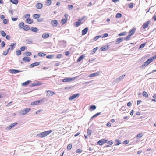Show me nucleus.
Wrapping results in <instances>:
<instances>
[{
  "instance_id": "39",
  "label": "nucleus",
  "mask_w": 156,
  "mask_h": 156,
  "mask_svg": "<svg viewBox=\"0 0 156 156\" xmlns=\"http://www.w3.org/2000/svg\"><path fill=\"white\" fill-rule=\"evenodd\" d=\"M142 94L143 96L145 97L146 98H147L148 97L147 93L145 91H144L143 92Z\"/></svg>"
},
{
  "instance_id": "10",
  "label": "nucleus",
  "mask_w": 156,
  "mask_h": 156,
  "mask_svg": "<svg viewBox=\"0 0 156 156\" xmlns=\"http://www.w3.org/2000/svg\"><path fill=\"white\" fill-rule=\"evenodd\" d=\"M99 72H97L94 73L90 74L89 75L88 77H94L95 76H97L99 75Z\"/></svg>"
},
{
  "instance_id": "30",
  "label": "nucleus",
  "mask_w": 156,
  "mask_h": 156,
  "mask_svg": "<svg viewBox=\"0 0 156 156\" xmlns=\"http://www.w3.org/2000/svg\"><path fill=\"white\" fill-rule=\"evenodd\" d=\"M40 16V15L39 14H34L33 16V17L34 19L39 18Z\"/></svg>"
},
{
  "instance_id": "57",
  "label": "nucleus",
  "mask_w": 156,
  "mask_h": 156,
  "mask_svg": "<svg viewBox=\"0 0 156 156\" xmlns=\"http://www.w3.org/2000/svg\"><path fill=\"white\" fill-rule=\"evenodd\" d=\"M98 47H97L94 48L92 50V51L94 53L98 49Z\"/></svg>"
},
{
  "instance_id": "21",
  "label": "nucleus",
  "mask_w": 156,
  "mask_h": 156,
  "mask_svg": "<svg viewBox=\"0 0 156 156\" xmlns=\"http://www.w3.org/2000/svg\"><path fill=\"white\" fill-rule=\"evenodd\" d=\"M31 82V81L30 80H28L27 81H26L25 82L23 83H22V86H26L28 85Z\"/></svg>"
},
{
  "instance_id": "13",
  "label": "nucleus",
  "mask_w": 156,
  "mask_h": 156,
  "mask_svg": "<svg viewBox=\"0 0 156 156\" xmlns=\"http://www.w3.org/2000/svg\"><path fill=\"white\" fill-rule=\"evenodd\" d=\"M109 48V46L108 45H107L101 47V51H105L108 50Z\"/></svg>"
},
{
  "instance_id": "62",
  "label": "nucleus",
  "mask_w": 156,
  "mask_h": 156,
  "mask_svg": "<svg viewBox=\"0 0 156 156\" xmlns=\"http://www.w3.org/2000/svg\"><path fill=\"white\" fill-rule=\"evenodd\" d=\"M143 136V135L142 133L141 134H138L136 136V137L140 138Z\"/></svg>"
},
{
  "instance_id": "47",
  "label": "nucleus",
  "mask_w": 156,
  "mask_h": 156,
  "mask_svg": "<svg viewBox=\"0 0 156 156\" xmlns=\"http://www.w3.org/2000/svg\"><path fill=\"white\" fill-rule=\"evenodd\" d=\"M72 147V144H68L67 147V149L68 150H70L71 149Z\"/></svg>"
},
{
  "instance_id": "60",
  "label": "nucleus",
  "mask_w": 156,
  "mask_h": 156,
  "mask_svg": "<svg viewBox=\"0 0 156 156\" xmlns=\"http://www.w3.org/2000/svg\"><path fill=\"white\" fill-rule=\"evenodd\" d=\"M5 42H4V41L2 42L1 46L2 47H4L5 46Z\"/></svg>"
},
{
  "instance_id": "19",
  "label": "nucleus",
  "mask_w": 156,
  "mask_h": 156,
  "mask_svg": "<svg viewBox=\"0 0 156 156\" xmlns=\"http://www.w3.org/2000/svg\"><path fill=\"white\" fill-rule=\"evenodd\" d=\"M123 39L124 38L123 37L119 38H118L116 40V44H118L119 43L121 42Z\"/></svg>"
},
{
  "instance_id": "50",
  "label": "nucleus",
  "mask_w": 156,
  "mask_h": 156,
  "mask_svg": "<svg viewBox=\"0 0 156 156\" xmlns=\"http://www.w3.org/2000/svg\"><path fill=\"white\" fill-rule=\"evenodd\" d=\"M53 55H51L47 56H46V58H48L51 59L53 57Z\"/></svg>"
},
{
  "instance_id": "52",
  "label": "nucleus",
  "mask_w": 156,
  "mask_h": 156,
  "mask_svg": "<svg viewBox=\"0 0 156 156\" xmlns=\"http://www.w3.org/2000/svg\"><path fill=\"white\" fill-rule=\"evenodd\" d=\"M87 133L89 136H90L91 134V130H90L88 129L87 131Z\"/></svg>"
},
{
  "instance_id": "12",
  "label": "nucleus",
  "mask_w": 156,
  "mask_h": 156,
  "mask_svg": "<svg viewBox=\"0 0 156 156\" xmlns=\"http://www.w3.org/2000/svg\"><path fill=\"white\" fill-rule=\"evenodd\" d=\"M41 84L42 83L40 82H35L31 83L30 85V86L34 87L36 86H38L41 85Z\"/></svg>"
},
{
  "instance_id": "54",
  "label": "nucleus",
  "mask_w": 156,
  "mask_h": 156,
  "mask_svg": "<svg viewBox=\"0 0 156 156\" xmlns=\"http://www.w3.org/2000/svg\"><path fill=\"white\" fill-rule=\"evenodd\" d=\"M30 15L29 14H27L25 16V18L29 19L30 16Z\"/></svg>"
},
{
  "instance_id": "17",
  "label": "nucleus",
  "mask_w": 156,
  "mask_h": 156,
  "mask_svg": "<svg viewBox=\"0 0 156 156\" xmlns=\"http://www.w3.org/2000/svg\"><path fill=\"white\" fill-rule=\"evenodd\" d=\"M49 34L48 33H45L42 34V37L44 39H46L49 37Z\"/></svg>"
},
{
  "instance_id": "51",
  "label": "nucleus",
  "mask_w": 156,
  "mask_h": 156,
  "mask_svg": "<svg viewBox=\"0 0 156 156\" xmlns=\"http://www.w3.org/2000/svg\"><path fill=\"white\" fill-rule=\"evenodd\" d=\"M145 43H143V44H141L139 46V49H140V48H143L144 47V46H145Z\"/></svg>"
},
{
  "instance_id": "59",
  "label": "nucleus",
  "mask_w": 156,
  "mask_h": 156,
  "mask_svg": "<svg viewBox=\"0 0 156 156\" xmlns=\"http://www.w3.org/2000/svg\"><path fill=\"white\" fill-rule=\"evenodd\" d=\"M62 56V54H59L58 55H57L56 57L58 58H61V57Z\"/></svg>"
},
{
  "instance_id": "56",
  "label": "nucleus",
  "mask_w": 156,
  "mask_h": 156,
  "mask_svg": "<svg viewBox=\"0 0 156 156\" xmlns=\"http://www.w3.org/2000/svg\"><path fill=\"white\" fill-rule=\"evenodd\" d=\"M12 128V126H11V125H10V126H8L6 129V130H10Z\"/></svg>"
},
{
  "instance_id": "41",
  "label": "nucleus",
  "mask_w": 156,
  "mask_h": 156,
  "mask_svg": "<svg viewBox=\"0 0 156 156\" xmlns=\"http://www.w3.org/2000/svg\"><path fill=\"white\" fill-rule=\"evenodd\" d=\"M131 36L129 34L124 39L126 41H128L129 39Z\"/></svg>"
},
{
  "instance_id": "37",
  "label": "nucleus",
  "mask_w": 156,
  "mask_h": 156,
  "mask_svg": "<svg viewBox=\"0 0 156 156\" xmlns=\"http://www.w3.org/2000/svg\"><path fill=\"white\" fill-rule=\"evenodd\" d=\"M24 55L27 56H30L31 55V53L30 52L26 51L25 52Z\"/></svg>"
},
{
  "instance_id": "55",
  "label": "nucleus",
  "mask_w": 156,
  "mask_h": 156,
  "mask_svg": "<svg viewBox=\"0 0 156 156\" xmlns=\"http://www.w3.org/2000/svg\"><path fill=\"white\" fill-rule=\"evenodd\" d=\"M108 33H105L103 36H102V38H105L108 36Z\"/></svg>"
},
{
  "instance_id": "42",
  "label": "nucleus",
  "mask_w": 156,
  "mask_h": 156,
  "mask_svg": "<svg viewBox=\"0 0 156 156\" xmlns=\"http://www.w3.org/2000/svg\"><path fill=\"white\" fill-rule=\"evenodd\" d=\"M135 32V30L134 29H131V30L129 32L130 34L129 35H130V36H132L133 35Z\"/></svg>"
},
{
  "instance_id": "46",
  "label": "nucleus",
  "mask_w": 156,
  "mask_h": 156,
  "mask_svg": "<svg viewBox=\"0 0 156 156\" xmlns=\"http://www.w3.org/2000/svg\"><path fill=\"white\" fill-rule=\"evenodd\" d=\"M73 6L72 5H69L67 6V8L69 10H71L73 9Z\"/></svg>"
},
{
  "instance_id": "26",
  "label": "nucleus",
  "mask_w": 156,
  "mask_h": 156,
  "mask_svg": "<svg viewBox=\"0 0 156 156\" xmlns=\"http://www.w3.org/2000/svg\"><path fill=\"white\" fill-rule=\"evenodd\" d=\"M80 21V19H79V21H77L74 23V25L76 27H78L80 24V23L79 22Z\"/></svg>"
},
{
  "instance_id": "61",
  "label": "nucleus",
  "mask_w": 156,
  "mask_h": 156,
  "mask_svg": "<svg viewBox=\"0 0 156 156\" xmlns=\"http://www.w3.org/2000/svg\"><path fill=\"white\" fill-rule=\"evenodd\" d=\"M82 151L80 149H78L76 150V152L78 153H80L82 152Z\"/></svg>"
},
{
  "instance_id": "24",
  "label": "nucleus",
  "mask_w": 156,
  "mask_h": 156,
  "mask_svg": "<svg viewBox=\"0 0 156 156\" xmlns=\"http://www.w3.org/2000/svg\"><path fill=\"white\" fill-rule=\"evenodd\" d=\"M84 55H82L80 56L78 59L77 60V62L78 63L82 59H83L84 58Z\"/></svg>"
},
{
  "instance_id": "43",
  "label": "nucleus",
  "mask_w": 156,
  "mask_h": 156,
  "mask_svg": "<svg viewBox=\"0 0 156 156\" xmlns=\"http://www.w3.org/2000/svg\"><path fill=\"white\" fill-rule=\"evenodd\" d=\"M16 45V43H11V44L9 45V47H10L11 48H13V50Z\"/></svg>"
},
{
  "instance_id": "16",
  "label": "nucleus",
  "mask_w": 156,
  "mask_h": 156,
  "mask_svg": "<svg viewBox=\"0 0 156 156\" xmlns=\"http://www.w3.org/2000/svg\"><path fill=\"white\" fill-rule=\"evenodd\" d=\"M150 21H147L146 23H144L142 26L143 28L145 29L147 27Z\"/></svg>"
},
{
  "instance_id": "48",
  "label": "nucleus",
  "mask_w": 156,
  "mask_h": 156,
  "mask_svg": "<svg viewBox=\"0 0 156 156\" xmlns=\"http://www.w3.org/2000/svg\"><path fill=\"white\" fill-rule=\"evenodd\" d=\"M90 108L92 110H94L96 109V106L94 105H92L90 107Z\"/></svg>"
},
{
  "instance_id": "49",
  "label": "nucleus",
  "mask_w": 156,
  "mask_h": 156,
  "mask_svg": "<svg viewBox=\"0 0 156 156\" xmlns=\"http://www.w3.org/2000/svg\"><path fill=\"white\" fill-rule=\"evenodd\" d=\"M115 141L117 143L116 144H115L116 146L119 145L121 144L120 141L116 139Z\"/></svg>"
},
{
  "instance_id": "35",
  "label": "nucleus",
  "mask_w": 156,
  "mask_h": 156,
  "mask_svg": "<svg viewBox=\"0 0 156 156\" xmlns=\"http://www.w3.org/2000/svg\"><path fill=\"white\" fill-rule=\"evenodd\" d=\"M51 0H47L46 1V5L47 6L50 5L51 3Z\"/></svg>"
},
{
  "instance_id": "25",
  "label": "nucleus",
  "mask_w": 156,
  "mask_h": 156,
  "mask_svg": "<svg viewBox=\"0 0 156 156\" xmlns=\"http://www.w3.org/2000/svg\"><path fill=\"white\" fill-rule=\"evenodd\" d=\"M30 30L31 31L34 32H37L38 31V29L36 27H31Z\"/></svg>"
},
{
  "instance_id": "11",
  "label": "nucleus",
  "mask_w": 156,
  "mask_h": 156,
  "mask_svg": "<svg viewBox=\"0 0 156 156\" xmlns=\"http://www.w3.org/2000/svg\"><path fill=\"white\" fill-rule=\"evenodd\" d=\"M79 95V94H75L73 95L72 96H70L69 98V100H72L74 99L77 96H78Z\"/></svg>"
},
{
  "instance_id": "28",
  "label": "nucleus",
  "mask_w": 156,
  "mask_h": 156,
  "mask_svg": "<svg viewBox=\"0 0 156 156\" xmlns=\"http://www.w3.org/2000/svg\"><path fill=\"white\" fill-rule=\"evenodd\" d=\"M26 21L27 22V23L29 24H31L33 22V21L32 19H27Z\"/></svg>"
},
{
  "instance_id": "40",
  "label": "nucleus",
  "mask_w": 156,
  "mask_h": 156,
  "mask_svg": "<svg viewBox=\"0 0 156 156\" xmlns=\"http://www.w3.org/2000/svg\"><path fill=\"white\" fill-rule=\"evenodd\" d=\"M122 16V14L120 13H117L115 16V17L116 18H121Z\"/></svg>"
},
{
  "instance_id": "1",
  "label": "nucleus",
  "mask_w": 156,
  "mask_h": 156,
  "mask_svg": "<svg viewBox=\"0 0 156 156\" xmlns=\"http://www.w3.org/2000/svg\"><path fill=\"white\" fill-rule=\"evenodd\" d=\"M52 130H49L42 132L40 134H37V136L38 137L43 138L49 135L52 132Z\"/></svg>"
},
{
  "instance_id": "5",
  "label": "nucleus",
  "mask_w": 156,
  "mask_h": 156,
  "mask_svg": "<svg viewBox=\"0 0 156 156\" xmlns=\"http://www.w3.org/2000/svg\"><path fill=\"white\" fill-rule=\"evenodd\" d=\"M75 78H69L67 77L64 79H63L62 80V81L63 82H70L74 80Z\"/></svg>"
},
{
  "instance_id": "33",
  "label": "nucleus",
  "mask_w": 156,
  "mask_h": 156,
  "mask_svg": "<svg viewBox=\"0 0 156 156\" xmlns=\"http://www.w3.org/2000/svg\"><path fill=\"white\" fill-rule=\"evenodd\" d=\"M127 34L126 32H122L120 33V34H119L118 36H125Z\"/></svg>"
},
{
  "instance_id": "32",
  "label": "nucleus",
  "mask_w": 156,
  "mask_h": 156,
  "mask_svg": "<svg viewBox=\"0 0 156 156\" xmlns=\"http://www.w3.org/2000/svg\"><path fill=\"white\" fill-rule=\"evenodd\" d=\"M38 55L40 57H44L45 56L46 54L43 52H39L38 53Z\"/></svg>"
},
{
  "instance_id": "38",
  "label": "nucleus",
  "mask_w": 156,
  "mask_h": 156,
  "mask_svg": "<svg viewBox=\"0 0 156 156\" xmlns=\"http://www.w3.org/2000/svg\"><path fill=\"white\" fill-rule=\"evenodd\" d=\"M1 34L3 37H5L6 35V33L3 31L2 30L0 31Z\"/></svg>"
},
{
  "instance_id": "9",
  "label": "nucleus",
  "mask_w": 156,
  "mask_h": 156,
  "mask_svg": "<svg viewBox=\"0 0 156 156\" xmlns=\"http://www.w3.org/2000/svg\"><path fill=\"white\" fill-rule=\"evenodd\" d=\"M43 100H37L35 101L32 102L31 103V105H39V103L41 102H42Z\"/></svg>"
},
{
  "instance_id": "53",
  "label": "nucleus",
  "mask_w": 156,
  "mask_h": 156,
  "mask_svg": "<svg viewBox=\"0 0 156 156\" xmlns=\"http://www.w3.org/2000/svg\"><path fill=\"white\" fill-rule=\"evenodd\" d=\"M8 20L7 19H5L3 20V23L5 24H6L8 22Z\"/></svg>"
},
{
  "instance_id": "44",
  "label": "nucleus",
  "mask_w": 156,
  "mask_h": 156,
  "mask_svg": "<svg viewBox=\"0 0 156 156\" xmlns=\"http://www.w3.org/2000/svg\"><path fill=\"white\" fill-rule=\"evenodd\" d=\"M100 37H102V36H100V35L96 36V37H94L93 40L94 41H96Z\"/></svg>"
},
{
  "instance_id": "29",
  "label": "nucleus",
  "mask_w": 156,
  "mask_h": 156,
  "mask_svg": "<svg viewBox=\"0 0 156 156\" xmlns=\"http://www.w3.org/2000/svg\"><path fill=\"white\" fill-rule=\"evenodd\" d=\"M30 29V27L28 25H25L23 28V30L25 31H27Z\"/></svg>"
},
{
  "instance_id": "3",
  "label": "nucleus",
  "mask_w": 156,
  "mask_h": 156,
  "mask_svg": "<svg viewBox=\"0 0 156 156\" xmlns=\"http://www.w3.org/2000/svg\"><path fill=\"white\" fill-rule=\"evenodd\" d=\"M153 61V60L152 58H151V57L150 58L143 63V64L142 65L141 67L143 68L144 67L146 66Z\"/></svg>"
},
{
  "instance_id": "64",
  "label": "nucleus",
  "mask_w": 156,
  "mask_h": 156,
  "mask_svg": "<svg viewBox=\"0 0 156 156\" xmlns=\"http://www.w3.org/2000/svg\"><path fill=\"white\" fill-rule=\"evenodd\" d=\"M6 38L7 40H10L11 38V37L9 35H7L6 36Z\"/></svg>"
},
{
  "instance_id": "63",
  "label": "nucleus",
  "mask_w": 156,
  "mask_h": 156,
  "mask_svg": "<svg viewBox=\"0 0 156 156\" xmlns=\"http://www.w3.org/2000/svg\"><path fill=\"white\" fill-rule=\"evenodd\" d=\"M11 50L12 51L13 50V48H8L7 49L6 52H8V53L9 51V50Z\"/></svg>"
},
{
  "instance_id": "36",
  "label": "nucleus",
  "mask_w": 156,
  "mask_h": 156,
  "mask_svg": "<svg viewBox=\"0 0 156 156\" xmlns=\"http://www.w3.org/2000/svg\"><path fill=\"white\" fill-rule=\"evenodd\" d=\"M21 51L20 50H18L16 52V55L17 56H19L21 54Z\"/></svg>"
},
{
  "instance_id": "7",
  "label": "nucleus",
  "mask_w": 156,
  "mask_h": 156,
  "mask_svg": "<svg viewBox=\"0 0 156 156\" xmlns=\"http://www.w3.org/2000/svg\"><path fill=\"white\" fill-rule=\"evenodd\" d=\"M46 92L47 93V96L48 97L52 96L55 94L54 92L52 91L51 90H46Z\"/></svg>"
},
{
  "instance_id": "31",
  "label": "nucleus",
  "mask_w": 156,
  "mask_h": 156,
  "mask_svg": "<svg viewBox=\"0 0 156 156\" xmlns=\"http://www.w3.org/2000/svg\"><path fill=\"white\" fill-rule=\"evenodd\" d=\"M10 2L13 4L17 5L19 1L18 0H10Z\"/></svg>"
},
{
  "instance_id": "45",
  "label": "nucleus",
  "mask_w": 156,
  "mask_h": 156,
  "mask_svg": "<svg viewBox=\"0 0 156 156\" xmlns=\"http://www.w3.org/2000/svg\"><path fill=\"white\" fill-rule=\"evenodd\" d=\"M101 114V112L98 113L96 114H95L94 115L91 117V119H92V118H95V117H96L97 116H98L99 115H100Z\"/></svg>"
},
{
  "instance_id": "18",
  "label": "nucleus",
  "mask_w": 156,
  "mask_h": 156,
  "mask_svg": "<svg viewBox=\"0 0 156 156\" xmlns=\"http://www.w3.org/2000/svg\"><path fill=\"white\" fill-rule=\"evenodd\" d=\"M88 30L87 27H86L82 31V35H85L87 33Z\"/></svg>"
},
{
  "instance_id": "15",
  "label": "nucleus",
  "mask_w": 156,
  "mask_h": 156,
  "mask_svg": "<svg viewBox=\"0 0 156 156\" xmlns=\"http://www.w3.org/2000/svg\"><path fill=\"white\" fill-rule=\"evenodd\" d=\"M40 62H37L34 63L30 65V68H33L35 66H37L40 64Z\"/></svg>"
},
{
  "instance_id": "58",
  "label": "nucleus",
  "mask_w": 156,
  "mask_h": 156,
  "mask_svg": "<svg viewBox=\"0 0 156 156\" xmlns=\"http://www.w3.org/2000/svg\"><path fill=\"white\" fill-rule=\"evenodd\" d=\"M133 3H131L129 5V8H132L133 7Z\"/></svg>"
},
{
  "instance_id": "23",
  "label": "nucleus",
  "mask_w": 156,
  "mask_h": 156,
  "mask_svg": "<svg viewBox=\"0 0 156 156\" xmlns=\"http://www.w3.org/2000/svg\"><path fill=\"white\" fill-rule=\"evenodd\" d=\"M23 60L24 61L29 62L30 60L31 59L30 57H24L23 58Z\"/></svg>"
},
{
  "instance_id": "22",
  "label": "nucleus",
  "mask_w": 156,
  "mask_h": 156,
  "mask_svg": "<svg viewBox=\"0 0 156 156\" xmlns=\"http://www.w3.org/2000/svg\"><path fill=\"white\" fill-rule=\"evenodd\" d=\"M26 41L27 42V43L28 44H32L33 41L30 38H27L26 40Z\"/></svg>"
},
{
  "instance_id": "6",
  "label": "nucleus",
  "mask_w": 156,
  "mask_h": 156,
  "mask_svg": "<svg viewBox=\"0 0 156 156\" xmlns=\"http://www.w3.org/2000/svg\"><path fill=\"white\" fill-rule=\"evenodd\" d=\"M107 140L103 139L100 140L98 141L97 142V143L100 145H102L104 144L107 142Z\"/></svg>"
},
{
  "instance_id": "4",
  "label": "nucleus",
  "mask_w": 156,
  "mask_h": 156,
  "mask_svg": "<svg viewBox=\"0 0 156 156\" xmlns=\"http://www.w3.org/2000/svg\"><path fill=\"white\" fill-rule=\"evenodd\" d=\"M125 76V75H121L118 78H116L114 82L115 83L119 82V81H121L124 78Z\"/></svg>"
},
{
  "instance_id": "14",
  "label": "nucleus",
  "mask_w": 156,
  "mask_h": 156,
  "mask_svg": "<svg viewBox=\"0 0 156 156\" xmlns=\"http://www.w3.org/2000/svg\"><path fill=\"white\" fill-rule=\"evenodd\" d=\"M9 71L10 73L12 74H16V73L21 72V71H19L18 70L16 69H10L9 70Z\"/></svg>"
},
{
  "instance_id": "2",
  "label": "nucleus",
  "mask_w": 156,
  "mask_h": 156,
  "mask_svg": "<svg viewBox=\"0 0 156 156\" xmlns=\"http://www.w3.org/2000/svg\"><path fill=\"white\" fill-rule=\"evenodd\" d=\"M31 109L30 108H26L21 110L20 112V115H24L28 113L30 110Z\"/></svg>"
},
{
  "instance_id": "8",
  "label": "nucleus",
  "mask_w": 156,
  "mask_h": 156,
  "mask_svg": "<svg viewBox=\"0 0 156 156\" xmlns=\"http://www.w3.org/2000/svg\"><path fill=\"white\" fill-rule=\"evenodd\" d=\"M51 24L53 27H57L58 24V21L56 20L51 21Z\"/></svg>"
},
{
  "instance_id": "27",
  "label": "nucleus",
  "mask_w": 156,
  "mask_h": 156,
  "mask_svg": "<svg viewBox=\"0 0 156 156\" xmlns=\"http://www.w3.org/2000/svg\"><path fill=\"white\" fill-rule=\"evenodd\" d=\"M24 23L23 22H21L19 25V27L20 29H22L24 28Z\"/></svg>"
},
{
  "instance_id": "20",
  "label": "nucleus",
  "mask_w": 156,
  "mask_h": 156,
  "mask_svg": "<svg viewBox=\"0 0 156 156\" xmlns=\"http://www.w3.org/2000/svg\"><path fill=\"white\" fill-rule=\"evenodd\" d=\"M42 6L43 5L40 3H38L36 4V8L38 9H40L42 8Z\"/></svg>"
},
{
  "instance_id": "34",
  "label": "nucleus",
  "mask_w": 156,
  "mask_h": 156,
  "mask_svg": "<svg viewBox=\"0 0 156 156\" xmlns=\"http://www.w3.org/2000/svg\"><path fill=\"white\" fill-rule=\"evenodd\" d=\"M67 19H62L61 20V23L62 25L64 24L67 21Z\"/></svg>"
}]
</instances>
